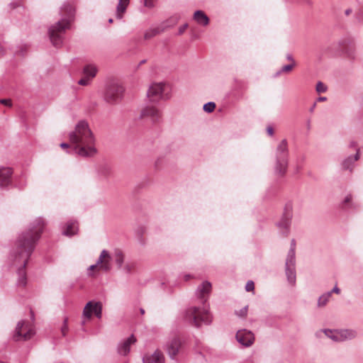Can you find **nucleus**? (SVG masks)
<instances>
[{
  "label": "nucleus",
  "instance_id": "obj_1",
  "mask_svg": "<svg viewBox=\"0 0 363 363\" xmlns=\"http://www.w3.org/2000/svg\"><path fill=\"white\" fill-rule=\"evenodd\" d=\"M46 223L43 218H36L30 223L29 228L22 232L16 242V250L13 254V262L18 269V285L24 286L26 284V273L25 267L33 253L36 243L43 232Z\"/></svg>",
  "mask_w": 363,
  "mask_h": 363
},
{
  "label": "nucleus",
  "instance_id": "obj_2",
  "mask_svg": "<svg viewBox=\"0 0 363 363\" xmlns=\"http://www.w3.org/2000/svg\"><path fill=\"white\" fill-rule=\"evenodd\" d=\"M211 291V284L208 281H203L196 291V296L202 306H191L185 311V319L196 328H200L203 323L209 325L212 322L209 306L206 303Z\"/></svg>",
  "mask_w": 363,
  "mask_h": 363
},
{
  "label": "nucleus",
  "instance_id": "obj_3",
  "mask_svg": "<svg viewBox=\"0 0 363 363\" xmlns=\"http://www.w3.org/2000/svg\"><path fill=\"white\" fill-rule=\"evenodd\" d=\"M69 137L70 143L74 145V151L79 155L91 157L96 153L94 136L86 121H79L74 130L69 133Z\"/></svg>",
  "mask_w": 363,
  "mask_h": 363
},
{
  "label": "nucleus",
  "instance_id": "obj_4",
  "mask_svg": "<svg viewBox=\"0 0 363 363\" xmlns=\"http://www.w3.org/2000/svg\"><path fill=\"white\" fill-rule=\"evenodd\" d=\"M74 9L69 3H65L60 7L61 18L48 29V34L52 44L55 47H60L63 43V36L69 30L74 21Z\"/></svg>",
  "mask_w": 363,
  "mask_h": 363
},
{
  "label": "nucleus",
  "instance_id": "obj_5",
  "mask_svg": "<svg viewBox=\"0 0 363 363\" xmlns=\"http://www.w3.org/2000/svg\"><path fill=\"white\" fill-rule=\"evenodd\" d=\"M117 264L118 269H121L124 263L125 255L120 249H115L113 255H111L106 250H103L97 259V264H100L99 270L110 272L112 269V261Z\"/></svg>",
  "mask_w": 363,
  "mask_h": 363
},
{
  "label": "nucleus",
  "instance_id": "obj_6",
  "mask_svg": "<svg viewBox=\"0 0 363 363\" xmlns=\"http://www.w3.org/2000/svg\"><path fill=\"white\" fill-rule=\"evenodd\" d=\"M289 165V149L286 139L282 140L277 145L275 152L274 173L277 177H283Z\"/></svg>",
  "mask_w": 363,
  "mask_h": 363
},
{
  "label": "nucleus",
  "instance_id": "obj_7",
  "mask_svg": "<svg viewBox=\"0 0 363 363\" xmlns=\"http://www.w3.org/2000/svg\"><path fill=\"white\" fill-rule=\"evenodd\" d=\"M124 91V87L119 82H111L106 86L104 95V101L109 104H116L122 100Z\"/></svg>",
  "mask_w": 363,
  "mask_h": 363
},
{
  "label": "nucleus",
  "instance_id": "obj_8",
  "mask_svg": "<svg viewBox=\"0 0 363 363\" xmlns=\"http://www.w3.org/2000/svg\"><path fill=\"white\" fill-rule=\"evenodd\" d=\"M168 86L162 82L152 84L147 93L150 101L155 102L160 99L169 98L167 94Z\"/></svg>",
  "mask_w": 363,
  "mask_h": 363
},
{
  "label": "nucleus",
  "instance_id": "obj_9",
  "mask_svg": "<svg viewBox=\"0 0 363 363\" xmlns=\"http://www.w3.org/2000/svg\"><path fill=\"white\" fill-rule=\"evenodd\" d=\"M34 330L32 328L25 324L24 320L17 323L13 338L16 341L27 340L34 335Z\"/></svg>",
  "mask_w": 363,
  "mask_h": 363
},
{
  "label": "nucleus",
  "instance_id": "obj_10",
  "mask_svg": "<svg viewBox=\"0 0 363 363\" xmlns=\"http://www.w3.org/2000/svg\"><path fill=\"white\" fill-rule=\"evenodd\" d=\"M94 313L98 318L102 316V304L101 302L89 301L83 310V317L86 319L91 318Z\"/></svg>",
  "mask_w": 363,
  "mask_h": 363
},
{
  "label": "nucleus",
  "instance_id": "obj_11",
  "mask_svg": "<svg viewBox=\"0 0 363 363\" xmlns=\"http://www.w3.org/2000/svg\"><path fill=\"white\" fill-rule=\"evenodd\" d=\"M237 341L243 347H249L255 342V335L252 332L246 329L239 330L235 335Z\"/></svg>",
  "mask_w": 363,
  "mask_h": 363
},
{
  "label": "nucleus",
  "instance_id": "obj_12",
  "mask_svg": "<svg viewBox=\"0 0 363 363\" xmlns=\"http://www.w3.org/2000/svg\"><path fill=\"white\" fill-rule=\"evenodd\" d=\"M182 344V340L177 336H174L167 341L165 345V350L170 358L174 359L177 355Z\"/></svg>",
  "mask_w": 363,
  "mask_h": 363
},
{
  "label": "nucleus",
  "instance_id": "obj_13",
  "mask_svg": "<svg viewBox=\"0 0 363 363\" xmlns=\"http://www.w3.org/2000/svg\"><path fill=\"white\" fill-rule=\"evenodd\" d=\"M140 117V118H150L153 123H156L159 121L161 113L156 107L148 106L142 109Z\"/></svg>",
  "mask_w": 363,
  "mask_h": 363
},
{
  "label": "nucleus",
  "instance_id": "obj_14",
  "mask_svg": "<svg viewBox=\"0 0 363 363\" xmlns=\"http://www.w3.org/2000/svg\"><path fill=\"white\" fill-rule=\"evenodd\" d=\"M285 273L288 282L294 286L296 280V260H287L285 263Z\"/></svg>",
  "mask_w": 363,
  "mask_h": 363
},
{
  "label": "nucleus",
  "instance_id": "obj_15",
  "mask_svg": "<svg viewBox=\"0 0 363 363\" xmlns=\"http://www.w3.org/2000/svg\"><path fill=\"white\" fill-rule=\"evenodd\" d=\"M169 27H171V25H169L167 22H163L162 24L155 28H151L147 30L144 34V38L145 40H149L156 36L157 35L162 33Z\"/></svg>",
  "mask_w": 363,
  "mask_h": 363
},
{
  "label": "nucleus",
  "instance_id": "obj_16",
  "mask_svg": "<svg viewBox=\"0 0 363 363\" xmlns=\"http://www.w3.org/2000/svg\"><path fill=\"white\" fill-rule=\"evenodd\" d=\"M13 171L10 167H0V186L5 187L11 182Z\"/></svg>",
  "mask_w": 363,
  "mask_h": 363
},
{
  "label": "nucleus",
  "instance_id": "obj_17",
  "mask_svg": "<svg viewBox=\"0 0 363 363\" xmlns=\"http://www.w3.org/2000/svg\"><path fill=\"white\" fill-rule=\"evenodd\" d=\"M136 342V338L131 335L126 340L118 345V351L120 354L126 355L130 352V345Z\"/></svg>",
  "mask_w": 363,
  "mask_h": 363
},
{
  "label": "nucleus",
  "instance_id": "obj_18",
  "mask_svg": "<svg viewBox=\"0 0 363 363\" xmlns=\"http://www.w3.org/2000/svg\"><path fill=\"white\" fill-rule=\"evenodd\" d=\"M164 357L162 353L159 350H156L150 355L147 354L143 358V363H164Z\"/></svg>",
  "mask_w": 363,
  "mask_h": 363
},
{
  "label": "nucleus",
  "instance_id": "obj_19",
  "mask_svg": "<svg viewBox=\"0 0 363 363\" xmlns=\"http://www.w3.org/2000/svg\"><path fill=\"white\" fill-rule=\"evenodd\" d=\"M340 342H345L354 339L357 333L353 329H339Z\"/></svg>",
  "mask_w": 363,
  "mask_h": 363
},
{
  "label": "nucleus",
  "instance_id": "obj_20",
  "mask_svg": "<svg viewBox=\"0 0 363 363\" xmlns=\"http://www.w3.org/2000/svg\"><path fill=\"white\" fill-rule=\"evenodd\" d=\"M193 19L200 26H206L209 24V18L201 10L196 11L193 16Z\"/></svg>",
  "mask_w": 363,
  "mask_h": 363
},
{
  "label": "nucleus",
  "instance_id": "obj_21",
  "mask_svg": "<svg viewBox=\"0 0 363 363\" xmlns=\"http://www.w3.org/2000/svg\"><path fill=\"white\" fill-rule=\"evenodd\" d=\"M78 230V224L76 221H69L65 229L62 231V234L66 236H72L77 234Z\"/></svg>",
  "mask_w": 363,
  "mask_h": 363
},
{
  "label": "nucleus",
  "instance_id": "obj_22",
  "mask_svg": "<svg viewBox=\"0 0 363 363\" xmlns=\"http://www.w3.org/2000/svg\"><path fill=\"white\" fill-rule=\"evenodd\" d=\"M97 72V67L93 64L86 65L83 68L84 76L90 80L96 77Z\"/></svg>",
  "mask_w": 363,
  "mask_h": 363
},
{
  "label": "nucleus",
  "instance_id": "obj_23",
  "mask_svg": "<svg viewBox=\"0 0 363 363\" xmlns=\"http://www.w3.org/2000/svg\"><path fill=\"white\" fill-rule=\"evenodd\" d=\"M291 218L285 217L282 216L281 219L277 223L278 228L282 230V233L287 235L289 230V228L291 223Z\"/></svg>",
  "mask_w": 363,
  "mask_h": 363
},
{
  "label": "nucleus",
  "instance_id": "obj_24",
  "mask_svg": "<svg viewBox=\"0 0 363 363\" xmlns=\"http://www.w3.org/2000/svg\"><path fill=\"white\" fill-rule=\"evenodd\" d=\"M129 2V0H119L116 7L117 18L121 19L123 18V13L125 12Z\"/></svg>",
  "mask_w": 363,
  "mask_h": 363
},
{
  "label": "nucleus",
  "instance_id": "obj_25",
  "mask_svg": "<svg viewBox=\"0 0 363 363\" xmlns=\"http://www.w3.org/2000/svg\"><path fill=\"white\" fill-rule=\"evenodd\" d=\"M359 157V150H357V153L354 156H349L342 162V167L344 169H351L354 162L358 160Z\"/></svg>",
  "mask_w": 363,
  "mask_h": 363
},
{
  "label": "nucleus",
  "instance_id": "obj_26",
  "mask_svg": "<svg viewBox=\"0 0 363 363\" xmlns=\"http://www.w3.org/2000/svg\"><path fill=\"white\" fill-rule=\"evenodd\" d=\"M321 332L333 341L340 342L339 330L323 329Z\"/></svg>",
  "mask_w": 363,
  "mask_h": 363
},
{
  "label": "nucleus",
  "instance_id": "obj_27",
  "mask_svg": "<svg viewBox=\"0 0 363 363\" xmlns=\"http://www.w3.org/2000/svg\"><path fill=\"white\" fill-rule=\"evenodd\" d=\"M332 296V292H326L322 294L318 299V307H323L328 302L330 298Z\"/></svg>",
  "mask_w": 363,
  "mask_h": 363
},
{
  "label": "nucleus",
  "instance_id": "obj_28",
  "mask_svg": "<svg viewBox=\"0 0 363 363\" xmlns=\"http://www.w3.org/2000/svg\"><path fill=\"white\" fill-rule=\"evenodd\" d=\"M295 249H296V242L295 240L293 239L291 241V247L289 250L287 257L286 259L287 260H296V256H295Z\"/></svg>",
  "mask_w": 363,
  "mask_h": 363
},
{
  "label": "nucleus",
  "instance_id": "obj_29",
  "mask_svg": "<svg viewBox=\"0 0 363 363\" xmlns=\"http://www.w3.org/2000/svg\"><path fill=\"white\" fill-rule=\"evenodd\" d=\"M135 267V263L132 262H128L124 265H122V268L121 269H123V272L126 274H130L132 272V271Z\"/></svg>",
  "mask_w": 363,
  "mask_h": 363
},
{
  "label": "nucleus",
  "instance_id": "obj_30",
  "mask_svg": "<svg viewBox=\"0 0 363 363\" xmlns=\"http://www.w3.org/2000/svg\"><path fill=\"white\" fill-rule=\"evenodd\" d=\"M292 211H293L292 203L290 202L287 203L284 207L283 216L292 218Z\"/></svg>",
  "mask_w": 363,
  "mask_h": 363
},
{
  "label": "nucleus",
  "instance_id": "obj_31",
  "mask_svg": "<svg viewBox=\"0 0 363 363\" xmlns=\"http://www.w3.org/2000/svg\"><path fill=\"white\" fill-rule=\"evenodd\" d=\"M296 63L284 65L275 74V77L280 75L282 72H290L295 66Z\"/></svg>",
  "mask_w": 363,
  "mask_h": 363
},
{
  "label": "nucleus",
  "instance_id": "obj_32",
  "mask_svg": "<svg viewBox=\"0 0 363 363\" xmlns=\"http://www.w3.org/2000/svg\"><path fill=\"white\" fill-rule=\"evenodd\" d=\"M216 108V104L210 101L203 105V109L206 113H211Z\"/></svg>",
  "mask_w": 363,
  "mask_h": 363
},
{
  "label": "nucleus",
  "instance_id": "obj_33",
  "mask_svg": "<svg viewBox=\"0 0 363 363\" xmlns=\"http://www.w3.org/2000/svg\"><path fill=\"white\" fill-rule=\"evenodd\" d=\"M328 90L327 86L323 84L322 82H318L315 86V91L320 94V93H325Z\"/></svg>",
  "mask_w": 363,
  "mask_h": 363
},
{
  "label": "nucleus",
  "instance_id": "obj_34",
  "mask_svg": "<svg viewBox=\"0 0 363 363\" xmlns=\"http://www.w3.org/2000/svg\"><path fill=\"white\" fill-rule=\"evenodd\" d=\"M247 310H248V306H246L243 308H242L239 311H235V314L238 316V317H240V318H245L247 316Z\"/></svg>",
  "mask_w": 363,
  "mask_h": 363
},
{
  "label": "nucleus",
  "instance_id": "obj_35",
  "mask_svg": "<svg viewBox=\"0 0 363 363\" xmlns=\"http://www.w3.org/2000/svg\"><path fill=\"white\" fill-rule=\"evenodd\" d=\"M67 318H65L63 321V325L61 328V332L63 336H65L68 330Z\"/></svg>",
  "mask_w": 363,
  "mask_h": 363
},
{
  "label": "nucleus",
  "instance_id": "obj_36",
  "mask_svg": "<svg viewBox=\"0 0 363 363\" xmlns=\"http://www.w3.org/2000/svg\"><path fill=\"white\" fill-rule=\"evenodd\" d=\"M91 80L89 79L84 76L83 78L78 81V84L82 86H86L89 84Z\"/></svg>",
  "mask_w": 363,
  "mask_h": 363
},
{
  "label": "nucleus",
  "instance_id": "obj_37",
  "mask_svg": "<svg viewBox=\"0 0 363 363\" xmlns=\"http://www.w3.org/2000/svg\"><path fill=\"white\" fill-rule=\"evenodd\" d=\"M255 289V284L252 281H248L245 285V290L247 291H252Z\"/></svg>",
  "mask_w": 363,
  "mask_h": 363
},
{
  "label": "nucleus",
  "instance_id": "obj_38",
  "mask_svg": "<svg viewBox=\"0 0 363 363\" xmlns=\"http://www.w3.org/2000/svg\"><path fill=\"white\" fill-rule=\"evenodd\" d=\"M0 104L9 107H11L12 106L11 100L9 99H1Z\"/></svg>",
  "mask_w": 363,
  "mask_h": 363
},
{
  "label": "nucleus",
  "instance_id": "obj_39",
  "mask_svg": "<svg viewBox=\"0 0 363 363\" xmlns=\"http://www.w3.org/2000/svg\"><path fill=\"white\" fill-rule=\"evenodd\" d=\"M352 195H350V194L347 195L343 201V203L344 204L349 203L352 201Z\"/></svg>",
  "mask_w": 363,
  "mask_h": 363
},
{
  "label": "nucleus",
  "instance_id": "obj_40",
  "mask_svg": "<svg viewBox=\"0 0 363 363\" xmlns=\"http://www.w3.org/2000/svg\"><path fill=\"white\" fill-rule=\"evenodd\" d=\"M187 27H188V24L187 23H185L184 25L181 26L179 28V35L182 34L184 32V30L187 28Z\"/></svg>",
  "mask_w": 363,
  "mask_h": 363
},
{
  "label": "nucleus",
  "instance_id": "obj_41",
  "mask_svg": "<svg viewBox=\"0 0 363 363\" xmlns=\"http://www.w3.org/2000/svg\"><path fill=\"white\" fill-rule=\"evenodd\" d=\"M145 6L149 8L153 7L154 4L152 0H145Z\"/></svg>",
  "mask_w": 363,
  "mask_h": 363
},
{
  "label": "nucleus",
  "instance_id": "obj_42",
  "mask_svg": "<svg viewBox=\"0 0 363 363\" xmlns=\"http://www.w3.org/2000/svg\"><path fill=\"white\" fill-rule=\"evenodd\" d=\"M330 292H332V294L335 293L339 294L340 293V289L337 286H335Z\"/></svg>",
  "mask_w": 363,
  "mask_h": 363
},
{
  "label": "nucleus",
  "instance_id": "obj_43",
  "mask_svg": "<svg viewBox=\"0 0 363 363\" xmlns=\"http://www.w3.org/2000/svg\"><path fill=\"white\" fill-rule=\"evenodd\" d=\"M267 133H268L269 135H273V133H274L273 128H272V127H271V126L267 127Z\"/></svg>",
  "mask_w": 363,
  "mask_h": 363
},
{
  "label": "nucleus",
  "instance_id": "obj_44",
  "mask_svg": "<svg viewBox=\"0 0 363 363\" xmlns=\"http://www.w3.org/2000/svg\"><path fill=\"white\" fill-rule=\"evenodd\" d=\"M99 266H100V264H97V262H96L95 264L91 265L89 269L90 270H93L95 268L98 267V269H99Z\"/></svg>",
  "mask_w": 363,
  "mask_h": 363
},
{
  "label": "nucleus",
  "instance_id": "obj_45",
  "mask_svg": "<svg viewBox=\"0 0 363 363\" xmlns=\"http://www.w3.org/2000/svg\"><path fill=\"white\" fill-rule=\"evenodd\" d=\"M317 102H314L313 104L311 106V107L309 108V111L311 113H313L316 107Z\"/></svg>",
  "mask_w": 363,
  "mask_h": 363
},
{
  "label": "nucleus",
  "instance_id": "obj_46",
  "mask_svg": "<svg viewBox=\"0 0 363 363\" xmlns=\"http://www.w3.org/2000/svg\"><path fill=\"white\" fill-rule=\"evenodd\" d=\"M349 146H350V147H356L357 146V143H356L355 141H351V142L350 143Z\"/></svg>",
  "mask_w": 363,
  "mask_h": 363
},
{
  "label": "nucleus",
  "instance_id": "obj_47",
  "mask_svg": "<svg viewBox=\"0 0 363 363\" xmlns=\"http://www.w3.org/2000/svg\"><path fill=\"white\" fill-rule=\"evenodd\" d=\"M327 100L325 96H320L317 99V101H325Z\"/></svg>",
  "mask_w": 363,
  "mask_h": 363
},
{
  "label": "nucleus",
  "instance_id": "obj_48",
  "mask_svg": "<svg viewBox=\"0 0 363 363\" xmlns=\"http://www.w3.org/2000/svg\"><path fill=\"white\" fill-rule=\"evenodd\" d=\"M286 57H287V60H289L291 62V64L295 63V61L291 55H288Z\"/></svg>",
  "mask_w": 363,
  "mask_h": 363
},
{
  "label": "nucleus",
  "instance_id": "obj_49",
  "mask_svg": "<svg viewBox=\"0 0 363 363\" xmlns=\"http://www.w3.org/2000/svg\"><path fill=\"white\" fill-rule=\"evenodd\" d=\"M60 147L62 148H68L69 147V145L67 143H62L60 144Z\"/></svg>",
  "mask_w": 363,
  "mask_h": 363
},
{
  "label": "nucleus",
  "instance_id": "obj_50",
  "mask_svg": "<svg viewBox=\"0 0 363 363\" xmlns=\"http://www.w3.org/2000/svg\"><path fill=\"white\" fill-rule=\"evenodd\" d=\"M352 9H347L345 10V13L347 16L350 15L351 13H352Z\"/></svg>",
  "mask_w": 363,
  "mask_h": 363
},
{
  "label": "nucleus",
  "instance_id": "obj_51",
  "mask_svg": "<svg viewBox=\"0 0 363 363\" xmlns=\"http://www.w3.org/2000/svg\"><path fill=\"white\" fill-rule=\"evenodd\" d=\"M190 278H191V275H190V274H186V275L184 276V279H185L186 281L189 280Z\"/></svg>",
  "mask_w": 363,
  "mask_h": 363
},
{
  "label": "nucleus",
  "instance_id": "obj_52",
  "mask_svg": "<svg viewBox=\"0 0 363 363\" xmlns=\"http://www.w3.org/2000/svg\"><path fill=\"white\" fill-rule=\"evenodd\" d=\"M307 128H308V130L311 129V121H310V120H308L307 121Z\"/></svg>",
  "mask_w": 363,
  "mask_h": 363
},
{
  "label": "nucleus",
  "instance_id": "obj_53",
  "mask_svg": "<svg viewBox=\"0 0 363 363\" xmlns=\"http://www.w3.org/2000/svg\"><path fill=\"white\" fill-rule=\"evenodd\" d=\"M4 52L3 48L1 45H0V55H1Z\"/></svg>",
  "mask_w": 363,
  "mask_h": 363
},
{
  "label": "nucleus",
  "instance_id": "obj_54",
  "mask_svg": "<svg viewBox=\"0 0 363 363\" xmlns=\"http://www.w3.org/2000/svg\"><path fill=\"white\" fill-rule=\"evenodd\" d=\"M146 60H142L140 62V65H142V64H144L145 63Z\"/></svg>",
  "mask_w": 363,
  "mask_h": 363
},
{
  "label": "nucleus",
  "instance_id": "obj_55",
  "mask_svg": "<svg viewBox=\"0 0 363 363\" xmlns=\"http://www.w3.org/2000/svg\"><path fill=\"white\" fill-rule=\"evenodd\" d=\"M140 313H141L142 314H144V313H145V311H144V309H143V308H140Z\"/></svg>",
  "mask_w": 363,
  "mask_h": 363
},
{
  "label": "nucleus",
  "instance_id": "obj_56",
  "mask_svg": "<svg viewBox=\"0 0 363 363\" xmlns=\"http://www.w3.org/2000/svg\"><path fill=\"white\" fill-rule=\"evenodd\" d=\"M112 22H113V19H112V18H110V19L108 20V23H111Z\"/></svg>",
  "mask_w": 363,
  "mask_h": 363
},
{
  "label": "nucleus",
  "instance_id": "obj_57",
  "mask_svg": "<svg viewBox=\"0 0 363 363\" xmlns=\"http://www.w3.org/2000/svg\"><path fill=\"white\" fill-rule=\"evenodd\" d=\"M82 324H83V325H84V324H85V320H84L82 321Z\"/></svg>",
  "mask_w": 363,
  "mask_h": 363
}]
</instances>
